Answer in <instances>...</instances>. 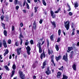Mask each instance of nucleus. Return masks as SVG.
<instances>
[{
  "label": "nucleus",
  "mask_w": 79,
  "mask_h": 79,
  "mask_svg": "<svg viewBox=\"0 0 79 79\" xmlns=\"http://www.w3.org/2000/svg\"><path fill=\"white\" fill-rule=\"evenodd\" d=\"M19 74L21 77V79H25L26 77H25V75H24L23 74V72L22 70L20 69L19 70L18 72Z\"/></svg>",
  "instance_id": "nucleus-1"
},
{
  "label": "nucleus",
  "mask_w": 79,
  "mask_h": 79,
  "mask_svg": "<svg viewBox=\"0 0 79 79\" xmlns=\"http://www.w3.org/2000/svg\"><path fill=\"white\" fill-rule=\"evenodd\" d=\"M26 49H27V53L28 54V55H31V52H30V51H31V47L29 46H27V48L26 47H25Z\"/></svg>",
  "instance_id": "nucleus-2"
},
{
  "label": "nucleus",
  "mask_w": 79,
  "mask_h": 79,
  "mask_svg": "<svg viewBox=\"0 0 79 79\" xmlns=\"http://www.w3.org/2000/svg\"><path fill=\"white\" fill-rule=\"evenodd\" d=\"M26 5L27 6V9H28V10H29L30 9L29 7V4L27 3V2H26V0H24L23 3V6L24 7L25 5Z\"/></svg>",
  "instance_id": "nucleus-3"
},
{
  "label": "nucleus",
  "mask_w": 79,
  "mask_h": 79,
  "mask_svg": "<svg viewBox=\"0 0 79 79\" xmlns=\"http://www.w3.org/2000/svg\"><path fill=\"white\" fill-rule=\"evenodd\" d=\"M38 64V61L36 60L35 61V62H34V63L32 65V68H33V69H35V68H36V66H37Z\"/></svg>",
  "instance_id": "nucleus-4"
},
{
  "label": "nucleus",
  "mask_w": 79,
  "mask_h": 79,
  "mask_svg": "<svg viewBox=\"0 0 79 79\" xmlns=\"http://www.w3.org/2000/svg\"><path fill=\"white\" fill-rule=\"evenodd\" d=\"M46 41L47 42V47L48 49V54L50 55L51 54V52H50V49L48 48L50 43L49 42V40H48V39H46Z\"/></svg>",
  "instance_id": "nucleus-5"
},
{
  "label": "nucleus",
  "mask_w": 79,
  "mask_h": 79,
  "mask_svg": "<svg viewBox=\"0 0 79 79\" xmlns=\"http://www.w3.org/2000/svg\"><path fill=\"white\" fill-rule=\"evenodd\" d=\"M33 28L32 29H33L34 30H35L37 29V23H36V21L35 20L34 21L33 24Z\"/></svg>",
  "instance_id": "nucleus-6"
},
{
  "label": "nucleus",
  "mask_w": 79,
  "mask_h": 79,
  "mask_svg": "<svg viewBox=\"0 0 79 79\" xmlns=\"http://www.w3.org/2000/svg\"><path fill=\"white\" fill-rule=\"evenodd\" d=\"M62 60H64L65 61H68V54L66 53L65 56V55L63 56Z\"/></svg>",
  "instance_id": "nucleus-7"
},
{
  "label": "nucleus",
  "mask_w": 79,
  "mask_h": 79,
  "mask_svg": "<svg viewBox=\"0 0 79 79\" xmlns=\"http://www.w3.org/2000/svg\"><path fill=\"white\" fill-rule=\"evenodd\" d=\"M51 16H52V18L53 19H55V18H56V14H54V12L53 11L51 10L50 11Z\"/></svg>",
  "instance_id": "nucleus-8"
},
{
  "label": "nucleus",
  "mask_w": 79,
  "mask_h": 79,
  "mask_svg": "<svg viewBox=\"0 0 79 79\" xmlns=\"http://www.w3.org/2000/svg\"><path fill=\"white\" fill-rule=\"evenodd\" d=\"M45 73L47 74V75L48 76L49 74H51V71L50 70L49 67H48L47 68V70L45 71Z\"/></svg>",
  "instance_id": "nucleus-9"
},
{
  "label": "nucleus",
  "mask_w": 79,
  "mask_h": 79,
  "mask_svg": "<svg viewBox=\"0 0 79 79\" xmlns=\"http://www.w3.org/2000/svg\"><path fill=\"white\" fill-rule=\"evenodd\" d=\"M3 45L4 48H6L7 47V44H6V41H5V40H3Z\"/></svg>",
  "instance_id": "nucleus-10"
},
{
  "label": "nucleus",
  "mask_w": 79,
  "mask_h": 79,
  "mask_svg": "<svg viewBox=\"0 0 79 79\" xmlns=\"http://www.w3.org/2000/svg\"><path fill=\"white\" fill-rule=\"evenodd\" d=\"M43 56L44 58H45V52L44 51H43V53H42L40 55V58L41 60L43 59Z\"/></svg>",
  "instance_id": "nucleus-11"
},
{
  "label": "nucleus",
  "mask_w": 79,
  "mask_h": 79,
  "mask_svg": "<svg viewBox=\"0 0 79 79\" xmlns=\"http://www.w3.org/2000/svg\"><path fill=\"white\" fill-rule=\"evenodd\" d=\"M64 27L66 28V30L68 31L69 29V23L68 22L67 25H65Z\"/></svg>",
  "instance_id": "nucleus-12"
},
{
  "label": "nucleus",
  "mask_w": 79,
  "mask_h": 79,
  "mask_svg": "<svg viewBox=\"0 0 79 79\" xmlns=\"http://www.w3.org/2000/svg\"><path fill=\"white\" fill-rule=\"evenodd\" d=\"M53 57H54V56H53V55H52L51 57V62L53 64L54 66H55L56 65H55V64L54 62V60H53Z\"/></svg>",
  "instance_id": "nucleus-13"
},
{
  "label": "nucleus",
  "mask_w": 79,
  "mask_h": 79,
  "mask_svg": "<svg viewBox=\"0 0 79 79\" xmlns=\"http://www.w3.org/2000/svg\"><path fill=\"white\" fill-rule=\"evenodd\" d=\"M61 76V72H57V75L56 76L57 77L58 79H60V76Z\"/></svg>",
  "instance_id": "nucleus-14"
},
{
  "label": "nucleus",
  "mask_w": 79,
  "mask_h": 79,
  "mask_svg": "<svg viewBox=\"0 0 79 79\" xmlns=\"http://www.w3.org/2000/svg\"><path fill=\"white\" fill-rule=\"evenodd\" d=\"M55 59L56 60V61L58 62V60H60L61 59V55L59 56L58 57H57L56 56H55Z\"/></svg>",
  "instance_id": "nucleus-15"
},
{
  "label": "nucleus",
  "mask_w": 79,
  "mask_h": 79,
  "mask_svg": "<svg viewBox=\"0 0 79 79\" xmlns=\"http://www.w3.org/2000/svg\"><path fill=\"white\" fill-rule=\"evenodd\" d=\"M24 38V36H23V34L22 33H20V34L19 35V39H22V38Z\"/></svg>",
  "instance_id": "nucleus-16"
},
{
  "label": "nucleus",
  "mask_w": 79,
  "mask_h": 79,
  "mask_svg": "<svg viewBox=\"0 0 79 79\" xmlns=\"http://www.w3.org/2000/svg\"><path fill=\"white\" fill-rule=\"evenodd\" d=\"M15 70H12V74L11 75L10 79H11V77H13L14 74H15Z\"/></svg>",
  "instance_id": "nucleus-17"
},
{
  "label": "nucleus",
  "mask_w": 79,
  "mask_h": 79,
  "mask_svg": "<svg viewBox=\"0 0 79 79\" xmlns=\"http://www.w3.org/2000/svg\"><path fill=\"white\" fill-rule=\"evenodd\" d=\"M45 66H46V62L45 61H44L43 63L42 66H41V67H42V69L45 68Z\"/></svg>",
  "instance_id": "nucleus-18"
},
{
  "label": "nucleus",
  "mask_w": 79,
  "mask_h": 79,
  "mask_svg": "<svg viewBox=\"0 0 79 79\" xmlns=\"http://www.w3.org/2000/svg\"><path fill=\"white\" fill-rule=\"evenodd\" d=\"M51 23L54 26V28L56 27V23H55V21H51Z\"/></svg>",
  "instance_id": "nucleus-19"
},
{
  "label": "nucleus",
  "mask_w": 79,
  "mask_h": 79,
  "mask_svg": "<svg viewBox=\"0 0 79 79\" xmlns=\"http://www.w3.org/2000/svg\"><path fill=\"white\" fill-rule=\"evenodd\" d=\"M9 53V51H8V49H6V51L5 52V53H4L3 55L4 56H6V55H7L8 53Z\"/></svg>",
  "instance_id": "nucleus-20"
},
{
  "label": "nucleus",
  "mask_w": 79,
  "mask_h": 79,
  "mask_svg": "<svg viewBox=\"0 0 79 79\" xmlns=\"http://www.w3.org/2000/svg\"><path fill=\"white\" fill-rule=\"evenodd\" d=\"M72 31V33L71 34V35L72 36L75 35V28H73Z\"/></svg>",
  "instance_id": "nucleus-21"
},
{
  "label": "nucleus",
  "mask_w": 79,
  "mask_h": 79,
  "mask_svg": "<svg viewBox=\"0 0 79 79\" xmlns=\"http://www.w3.org/2000/svg\"><path fill=\"white\" fill-rule=\"evenodd\" d=\"M50 39L51 41H54V39L53 37V35H51L50 37Z\"/></svg>",
  "instance_id": "nucleus-22"
},
{
  "label": "nucleus",
  "mask_w": 79,
  "mask_h": 79,
  "mask_svg": "<svg viewBox=\"0 0 79 79\" xmlns=\"http://www.w3.org/2000/svg\"><path fill=\"white\" fill-rule=\"evenodd\" d=\"M72 68L73 70L76 71V64H73L72 66Z\"/></svg>",
  "instance_id": "nucleus-23"
},
{
  "label": "nucleus",
  "mask_w": 79,
  "mask_h": 79,
  "mask_svg": "<svg viewBox=\"0 0 79 79\" xmlns=\"http://www.w3.org/2000/svg\"><path fill=\"white\" fill-rule=\"evenodd\" d=\"M68 50L69 52L71 51L72 50H73V48L72 47H69L68 48Z\"/></svg>",
  "instance_id": "nucleus-24"
},
{
  "label": "nucleus",
  "mask_w": 79,
  "mask_h": 79,
  "mask_svg": "<svg viewBox=\"0 0 79 79\" xmlns=\"http://www.w3.org/2000/svg\"><path fill=\"white\" fill-rule=\"evenodd\" d=\"M63 77L62 79H68V76H66V75L64 74L63 75Z\"/></svg>",
  "instance_id": "nucleus-25"
},
{
  "label": "nucleus",
  "mask_w": 79,
  "mask_h": 79,
  "mask_svg": "<svg viewBox=\"0 0 79 79\" xmlns=\"http://www.w3.org/2000/svg\"><path fill=\"white\" fill-rule=\"evenodd\" d=\"M18 2L19 3V1H18V0H15V1H14V4L15 5L18 4Z\"/></svg>",
  "instance_id": "nucleus-26"
},
{
  "label": "nucleus",
  "mask_w": 79,
  "mask_h": 79,
  "mask_svg": "<svg viewBox=\"0 0 79 79\" xmlns=\"http://www.w3.org/2000/svg\"><path fill=\"white\" fill-rule=\"evenodd\" d=\"M3 34L4 35L6 36V37L7 36V31L6 30H4L3 31Z\"/></svg>",
  "instance_id": "nucleus-27"
},
{
  "label": "nucleus",
  "mask_w": 79,
  "mask_h": 79,
  "mask_svg": "<svg viewBox=\"0 0 79 79\" xmlns=\"http://www.w3.org/2000/svg\"><path fill=\"white\" fill-rule=\"evenodd\" d=\"M38 8V6H36V7H34V9L35 10V13H37Z\"/></svg>",
  "instance_id": "nucleus-28"
},
{
  "label": "nucleus",
  "mask_w": 79,
  "mask_h": 79,
  "mask_svg": "<svg viewBox=\"0 0 79 79\" xmlns=\"http://www.w3.org/2000/svg\"><path fill=\"white\" fill-rule=\"evenodd\" d=\"M55 48L57 51L59 50V47H58V45L57 44L56 45Z\"/></svg>",
  "instance_id": "nucleus-29"
},
{
  "label": "nucleus",
  "mask_w": 79,
  "mask_h": 79,
  "mask_svg": "<svg viewBox=\"0 0 79 79\" xmlns=\"http://www.w3.org/2000/svg\"><path fill=\"white\" fill-rule=\"evenodd\" d=\"M16 67L15 64H13L12 66V69L13 70H15L16 69Z\"/></svg>",
  "instance_id": "nucleus-30"
},
{
  "label": "nucleus",
  "mask_w": 79,
  "mask_h": 79,
  "mask_svg": "<svg viewBox=\"0 0 79 79\" xmlns=\"http://www.w3.org/2000/svg\"><path fill=\"white\" fill-rule=\"evenodd\" d=\"M74 7L75 8H76V7H78V3H77V2H76L74 4Z\"/></svg>",
  "instance_id": "nucleus-31"
},
{
  "label": "nucleus",
  "mask_w": 79,
  "mask_h": 79,
  "mask_svg": "<svg viewBox=\"0 0 79 79\" xmlns=\"http://www.w3.org/2000/svg\"><path fill=\"white\" fill-rule=\"evenodd\" d=\"M42 3L44 6H47V4L45 1V0H42Z\"/></svg>",
  "instance_id": "nucleus-32"
},
{
  "label": "nucleus",
  "mask_w": 79,
  "mask_h": 79,
  "mask_svg": "<svg viewBox=\"0 0 79 79\" xmlns=\"http://www.w3.org/2000/svg\"><path fill=\"white\" fill-rule=\"evenodd\" d=\"M76 44H72V47L74 49H76Z\"/></svg>",
  "instance_id": "nucleus-33"
},
{
  "label": "nucleus",
  "mask_w": 79,
  "mask_h": 79,
  "mask_svg": "<svg viewBox=\"0 0 79 79\" xmlns=\"http://www.w3.org/2000/svg\"><path fill=\"white\" fill-rule=\"evenodd\" d=\"M38 45H39L38 47L39 48L41 47V43L40 42H38L37 44V46H38Z\"/></svg>",
  "instance_id": "nucleus-34"
},
{
  "label": "nucleus",
  "mask_w": 79,
  "mask_h": 79,
  "mask_svg": "<svg viewBox=\"0 0 79 79\" xmlns=\"http://www.w3.org/2000/svg\"><path fill=\"white\" fill-rule=\"evenodd\" d=\"M60 41H61V38L58 37L57 38V39L56 41V42H60Z\"/></svg>",
  "instance_id": "nucleus-35"
},
{
  "label": "nucleus",
  "mask_w": 79,
  "mask_h": 79,
  "mask_svg": "<svg viewBox=\"0 0 79 79\" xmlns=\"http://www.w3.org/2000/svg\"><path fill=\"white\" fill-rule=\"evenodd\" d=\"M1 24H2V27H3V28L4 29H5L6 28H5V24L2 23H1Z\"/></svg>",
  "instance_id": "nucleus-36"
},
{
  "label": "nucleus",
  "mask_w": 79,
  "mask_h": 79,
  "mask_svg": "<svg viewBox=\"0 0 79 79\" xmlns=\"http://www.w3.org/2000/svg\"><path fill=\"white\" fill-rule=\"evenodd\" d=\"M39 48V52L40 53H42V48H41V47Z\"/></svg>",
  "instance_id": "nucleus-37"
},
{
  "label": "nucleus",
  "mask_w": 79,
  "mask_h": 79,
  "mask_svg": "<svg viewBox=\"0 0 79 79\" xmlns=\"http://www.w3.org/2000/svg\"><path fill=\"white\" fill-rule=\"evenodd\" d=\"M58 35H61V29H59L58 31Z\"/></svg>",
  "instance_id": "nucleus-38"
},
{
  "label": "nucleus",
  "mask_w": 79,
  "mask_h": 79,
  "mask_svg": "<svg viewBox=\"0 0 79 79\" xmlns=\"http://www.w3.org/2000/svg\"><path fill=\"white\" fill-rule=\"evenodd\" d=\"M30 42L31 45H33L34 44V41L33 40H31L30 41Z\"/></svg>",
  "instance_id": "nucleus-39"
},
{
  "label": "nucleus",
  "mask_w": 79,
  "mask_h": 79,
  "mask_svg": "<svg viewBox=\"0 0 79 79\" xmlns=\"http://www.w3.org/2000/svg\"><path fill=\"white\" fill-rule=\"evenodd\" d=\"M1 20L2 21H3V19H4V16H3V15H2L1 17Z\"/></svg>",
  "instance_id": "nucleus-40"
},
{
  "label": "nucleus",
  "mask_w": 79,
  "mask_h": 79,
  "mask_svg": "<svg viewBox=\"0 0 79 79\" xmlns=\"http://www.w3.org/2000/svg\"><path fill=\"white\" fill-rule=\"evenodd\" d=\"M67 5L69 8V9H68L67 10V11H71V7H70V6H69V5L68 4Z\"/></svg>",
  "instance_id": "nucleus-41"
},
{
  "label": "nucleus",
  "mask_w": 79,
  "mask_h": 79,
  "mask_svg": "<svg viewBox=\"0 0 79 79\" xmlns=\"http://www.w3.org/2000/svg\"><path fill=\"white\" fill-rule=\"evenodd\" d=\"M59 70H60V71H63V66H62L60 67V68L58 69Z\"/></svg>",
  "instance_id": "nucleus-42"
},
{
  "label": "nucleus",
  "mask_w": 79,
  "mask_h": 79,
  "mask_svg": "<svg viewBox=\"0 0 79 79\" xmlns=\"http://www.w3.org/2000/svg\"><path fill=\"white\" fill-rule=\"evenodd\" d=\"M12 32H13V31H15V27L14 26H13L12 27Z\"/></svg>",
  "instance_id": "nucleus-43"
},
{
  "label": "nucleus",
  "mask_w": 79,
  "mask_h": 79,
  "mask_svg": "<svg viewBox=\"0 0 79 79\" xmlns=\"http://www.w3.org/2000/svg\"><path fill=\"white\" fill-rule=\"evenodd\" d=\"M58 11L60 13H61L62 11H61V8L59 7L58 9H57Z\"/></svg>",
  "instance_id": "nucleus-44"
},
{
  "label": "nucleus",
  "mask_w": 79,
  "mask_h": 79,
  "mask_svg": "<svg viewBox=\"0 0 79 79\" xmlns=\"http://www.w3.org/2000/svg\"><path fill=\"white\" fill-rule=\"evenodd\" d=\"M5 69H6V70L7 71H9L10 69H9V68H8V67L7 66V65H6L5 66Z\"/></svg>",
  "instance_id": "nucleus-45"
},
{
  "label": "nucleus",
  "mask_w": 79,
  "mask_h": 79,
  "mask_svg": "<svg viewBox=\"0 0 79 79\" xmlns=\"http://www.w3.org/2000/svg\"><path fill=\"white\" fill-rule=\"evenodd\" d=\"M17 54L18 55H19L21 53V51H19V50H17Z\"/></svg>",
  "instance_id": "nucleus-46"
},
{
  "label": "nucleus",
  "mask_w": 79,
  "mask_h": 79,
  "mask_svg": "<svg viewBox=\"0 0 79 79\" xmlns=\"http://www.w3.org/2000/svg\"><path fill=\"white\" fill-rule=\"evenodd\" d=\"M8 42L9 44H11V40L10 39L8 40Z\"/></svg>",
  "instance_id": "nucleus-47"
},
{
  "label": "nucleus",
  "mask_w": 79,
  "mask_h": 79,
  "mask_svg": "<svg viewBox=\"0 0 79 79\" xmlns=\"http://www.w3.org/2000/svg\"><path fill=\"white\" fill-rule=\"evenodd\" d=\"M5 17L7 21H8V15H5Z\"/></svg>",
  "instance_id": "nucleus-48"
},
{
  "label": "nucleus",
  "mask_w": 79,
  "mask_h": 79,
  "mask_svg": "<svg viewBox=\"0 0 79 79\" xmlns=\"http://www.w3.org/2000/svg\"><path fill=\"white\" fill-rule=\"evenodd\" d=\"M16 10H18V9L19 8V6H17L15 7Z\"/></svg>",
  "instance_id": "nucleus-49"
},
{
  "label": "nucleus",
  "mask_w": 79,
  "mask_h": 79,
  "mask_svg": "<svg viewBox=\"0 0 79 79\" xmlns=\"http://www.w3.org/2000/svg\"><path fill=\"white\" fill-rule=\"evenodd\" d=\"M29 42H26L25 43V45H26V46H27L28 44H29Z\"/></svg>",
  "instance_id": "nucleus-50"
},
{
  "label": "nucleus",
  "mask_w": 79,
  "mask_h": 79,
  "mask_svg": "<svg viewBox=\"0 0 79 79\" xmlns=\"http://www.w3.org/2000/svg\"><path fill=\"white\" fill-rule=\"evenodd\" d=\"M43 20L42 19H40V20L39 21V23L40 24H42V22H43Z\"/></svg>",
  "instance_id": "nucleus-51"
},
{
  "label": "nucleus",
  "mask_w": 79,
  "mask_h": 79,
  "mask_svg": "<svg viewBox=\"0 0 79 79\" xmlns=\"http://www.w3.org/2000/svg\"><path fill=\"white\" fill-rule=\"evenodd\" d=\"M20 40V44L21 45H22V44H23V40H22V39H21Z\"/></svg>",
  "instance_id": "nucleus-52"
},
{
  "label": "nucleus",
  "mask_w": 79,
  "mask_h": 79,
  "mask_svg": "<svg viewBox=\"0 0 79 79\" xmlns=\"http://www.w3.org/2000/svg\"><path fill=\"white\" fill-rule=\"evenodd\" d=\"M69 14L70 16H72L73 15V13L71 12H70L69 13Z\"/></svg>",
  "instance_id": "nucleus-53"
},
{
  "label": "nucleus",
  "mask_w": 79,
  "mask_h": 79,
  "mask_svg": "<svg viewBox=\"0 0 79 79\" xmlns=\"http://www.w3.org/2000/svg\"><path fill=\"white\" fill-rule=\"evenodd\" d=\"M15 45H16V46L17 47H18V41H17L15 42Z\"/></svg>",
  "instance_id": "nucleus-54"
},
{
  "label": "nucleus",
  "mask_w": 79,
  "mask_h": 79,
  "mask_svg": "<svg viewBox=\"0 0 79 79\" xmlns=\"http://www.w3.org/2000/svg\"><path fill=\"white\" fill-rule=\"evenodd\" d=\"M71 27L72 28H74V23H72Z\"/></svg>",
  "instance_id": "nucleus-55"
},
{
  "label": "nucleus",
  "mask_w": 79,
  "mask_h": 79,
  "mask_svg": "<svg viewBox=\"0 0 79 79\" xmlns=\"http://www.w3.org/2000/svg\"><path fill=\"white\" fill-rule=\"evenodd\" d=\"M2 43L0 42V48H2Z\"/></svg>",
  "instance_id": "nucleus-56"
},
{
  "label": "nucleus",
  "mask_w": 79,
  "mask_h": 79,
  "mask_svg": "<svg viewBox=\"0 0 79 79\" xmlns=\"http://www.w3.org/2000/svg\"><path fill=\"white\" fill-rule=\"evenodd\" d=\"M73 55L71 54V55L70 56V59H72L73 58Z\"/></svg>",
  "instance_id": "nucleus-57"
},
{
  "label": "nucleus",
  "mask_w": 79,
  "mask_h": 79,
  "mask_svg": "<svg viewBox=\"0 0 79 79\" xmlns=\"http://www.w3.org/2000/svg\"><path fill=\"white\" fill-rule=\"evenodd\" d=\"M20 27H23V23H20Z\"/></svg>",
  "instance_id": "nucleus-58"
},
{
  "label": "nucleus",
  "mask_w": 79,
  "mask_h": 79,
  "mask_svg": "<svg viewBox=\"0 0 79 79\" xmlns=\"http://www.w3.org/2000/svg\"><path fill=\"white\" fill-rule=\"evenodd\" d=\"M68 21H67L66 22H65L64 23V24L65 25H67V23H68Z\"/></svg>",
  "instance_id": "nucleus-59"
},
{
  "label": "nucleus",
  "mask_w": 79,
  "mask_h": 79,
  "mask_svg": "<svg viewBox=\"0 0 79 79\" xmlns=\"http://www.w3.org/2000/svg\"><path fill=\"white\" fill-rule=\"evenodd\" d=\"M19 31L20 33H22V32H21V28H20V27H19Z\"/></svg>",
  "instance_id": "nucleus-60"
},
{
  "label": "nucleus",
  "mask_w": 79,
  "mask_h": 79,
  "mask_svg": "<svg viewBox=\"0 0 79 79\" xmlns=\"http://www.w3.org/2000/svg\"><path fill=\"white\" fill-rule=\"evenodd\" d=\"M62 32H63L64 35V36H66V33H65V32H64V31H62Z\"/></svg>",
  "instance_id": "nucleus-61"
},
{
  "label": "nucleus",
  "mask_w": 79,
  "mask_h": 79,
  "mask_svg": "<svg viewBox=\"0 0 79 79\" xmlns=\"http://www.w3.org/2000/svg\"><path fill=\"white\" fill-rule=\"evenodd\" d=\"M24 57V58H26V57L27 56L26 55V54H24L23 55Z\"/></svg>",
  "instance_id": "nucleus-62"
},
{
  "label": "nucleus",
  "mask_w": 79,
  "mask_h": 79,
  "mask_svg": "<svg viewBox=\"0 0 79 79\" xmlns=\"http://www.w3.org/2000/svg\"><path fill=\"white\" fill-rule=\"evenodd\" d=\"M33 79H36V76H33Z\"/></svg>",
  "instance_id": "nucleus-63"
},
{
  "label": "nucleus",
  "mask_w": 79,
  "mask_h": 79,
  "mask_svg": "<svg viewBox=\"0 0 79 79\" xmlns=\"http://www.w3.org/2000/svg\"><path fill=\"white\" fill-rule=\"evenodd\" d=\"M77 32L78 34L79 35V31L78 30H77Z\"/></svg>",
  "instance_id": "nucleus-64"
}]
</instances>
